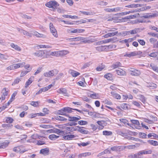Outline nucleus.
<instances>
[{
    "label": "nucleus",
    "instance_id": "f257e3e1",
    "mask_svg": "<svg viewBox=\"0 0 158 158\" xmlns=\"http://www.w3.org/2000/svg\"><path fill=\"white\" fill-rule=\"evenodd\" d=\"M33 54L40 58H44L46 57V53L45 51L39 50L33 53Z\"/></svg>",
    "mask_w": 158,
    "mask_h": 158
},
{
    "label": "nucleus",
    "instance_id": "f03ea898",
    "mask_svg": "<svg viewBox=\"0 0 158 158\" xmlns=\"http://www.w3.org/2000/svg\"><path fill=\"white\" fill-rule=\"evenodd\" d=\"M45 6L49 8H52L55 10L59 6L58 3L56 1H50L47 3Z\"/></svg>",
    "mask_w": 158,
    "mask_h": 158
},
{
    "label": "nucleus",
    "instance_id": "7ed1b4c3",
    "mask_svg": "<svg viewBox=\"0 0 158 158\" xmlns=\"http://www.w3.org/2000/svg\"><path fill=\"white\" fill-rule=\"evenodd\" d=\"M132 133L131 131L128 130L123 129V130H118L117 134L123 137L126 135H131Z\"/></svg>",
    "mask_w": 158,
    "mask_h": 158
},
{
    "label": "nucleus",
    "instance_id": "20e7f679",
    "mask_svg": "<svg viewBox=\"0 0 158 158\" xmlns=\"http://www.w3.org/2000/svg\"><path fill=\"white\" fill-rule=\"evenodd\" d=\"M57 71L56 70H52L48 72L44 73V75L45 77H51L53 76H56L57 73Z\"/></svg>",
    "mask_w": 158,
    "mask_h": 158
},
{
    "label": "nucleus",
    "instance_id": "39448f33",
    "mask_svg": "<svg viewBox=\"0 0 158 158\" xmlns=\"http://www.w3.org/2000/svg\"><path fill=\"white\" fill-rule=\"evenodd\" d=\"M49 27L50 31L52 35L56 37H57L58 35L57 31L55 28L53 24L52 23H50L49 24Z\"/></svg>",
    "mask_w": 158,
    "mask_h": 158
},
{
    "label": "nucleus",
    "instance_id": "423d86ee",
    "mask_svg": "<svg viewBox=\"0 0 158 158\" xmlns=\"http://www.w3.org/2000/svg\"><path fill=\"white\" fill-rule=\"evenodd\" d=\"M111 150L114 152H120L124 150L123 146H115L111 148Z\"/></svg>",
    "mask_w": 158,
    "mask_h": 158
},
{
    "label": "nucleus",
    "instance_id": "0eeeda50",
    "mask_svg": "<svg viewBox=\"0 0 158 158\" xmlns=\"http://www.w3.org/2000/svg\"><path fill=\"white\" fill-rule=\"evenodd\" d=\"M142 53V52H140V51L138 52H136L134 51L133 52H131L130 53H126L125 55V56L128 57H133L134 56H136V55H138L139 54H140Z\"/></svg>",
    "mask_w": 158,
    "mask_h": 158
},
{
    "label": "nucleus",
    "instance_id": "6e6552de",
    "mask_svg": "<svg viewBox=\"0 0 158 158\" xmlns=\"http://www.w3.org/2000/svg\"><path fill=\"white\" fill-rule=\"evenodd\" d=\"M9 89L6 88H4L2 90V100H4L6 98V96H7L8 94Z\"/></svg>",
    "mask_w": 158,
    "mask_h": 158
},
{
    "label": "nucleus",
    "instance_id": "1a4fd4ad",
    "mask_svg": "<svg viewBox=\"0 0 158 158\" xmlns=\"http://www.w3.org/2000/svg\"><path fill=\"white\" fill-rule=\"evenodd\" d=\"M72 110H73V109L67 107L63 108L59 110V111L62 112L63 111H64L65 112L70 113L72 112Z\"/></svg>",
    "mask_w": 158,
    "mask_h": 158
},
{
    "label": "nucleus",
    "instance_id": "9d476101",
    "mask_svg": "<svg viewBox=\"0 0 158 158\" xmlns=\"http://www.w3.org/2000/svg\"><path fill=\"white\" fill-rule=\"evenodd\" d=\"M69 73L71 74L73 77H76L80 75V73L76 71L70 69L69 71Z\"/></svg>",
    "mask_w": 158,
    "mask_h": 158
},
{
    "label": "nucleus",
    "instance_id": "9b49d317",
    "mask_svg": "<svg viewBox=\"0 0 158 158\" xmlns=\"http://www.w3.org/2000/svg\"><path fill=\"white\" fill-rule=\"evenodd\" d=\"M85 31L84 29H71L70 30V33H83Z\"/></svg>",
    "mask_w": 158,
    "mask_h": 158
},
{
    "label": "nucleus",
    "instance_id": "f8f14e48",
    "mask_svg": "<svg viewBox=\"0 0 158 158\" xmlns=\"http://www.w3.org/2000/svg\"><path fill=\"white\" fill-rule=\"evenodd\" d=\"M105 122L103 121H97V123L99 125L98 127V129L99 130L102 129L104 127Z\"/></svg>",
    "mask_w": 158,
    "mask_h": 158
},
{
    "label": "nucleus",
    "instance_id": "ddd939ff",
    "mask_svg": "<svg viewBox=\"0 0 158 158\" xmlns=\"http://www.w3.org/2000/svg\"><path fill=\"white\" fill-rule=\"evenodd\" d=\"M68 117H69L68 120L69 121L77 122L78 120L81 119V117L78 116L77 117H70L69 116Z\"/></svg>",
    "mask_w": 158,
    "mask_h": 158
},
{
    "label": "nucleus",
    "instance_id": "4468645a",
    "mask_svg": "<svg viewBox=\"0 0 158 158\" xmlns=\"http://www.w3.org/2000/svg\"><path fill=\"white\" fill-rule=\"evenodd\" d=\"M75 136L74 135H63L62 138L63 139L67 140H70L74 138Z\"/></svg>",
    "mask_w": 158,
    "mask_h": 158
},
{
    "label": "nucleus",
    "instance_id": "2eb2a0df",
    "mask_svg": "<svg viewBox=\"0 0 158 158\" xmlns=\"http://www.w3.org/2000/svg\"><path fill=\"white\" fill-rule=\"evenodd\" d=\"M121 66H122V64L121 63L119 62H117L113 64L111 66V68L113 69H114Z\"/></svg>",
    "mask_w": 158,
    "mask_h": 158
},
{
    "label": "nucleus",
    "instance_id": "dca6fc26",
    "mask_svg": "<svg viewBox=\"0 0 158 158\" xmlns=\"http://www.w3.org/2000/svg\"><path fill=\"white\" fill-rule=\"evenodd\" d=\"M116 71L117 73L120 76H125L126 75V72L121 69H120L119 70H116Z\"/></svg>",
    "mask_w": 158,
    "mask_h": 158
},
{
    "label": "nucleus",
    "instance_id": "f3484780",
    "mask_svg": "<svg viewBox=\"0 0 158 158\" xmlns=\"http://www.w3.org/2000/svg\"><path fill=\"white\" fill-rule=\"evenodd\" d=\"M51 131H52V130ZM52 131L53 132L60 135H63L64 133V132L62 131V130L56 128H54L52 130Z\"/></svg>",
    "mask_w": 158,
    "mask_h": 158
},
{
    "label": "nucleus",
    "instance_id": "a211bd4d",
    "mask_svg": "<svg viewBox=\"0 0 158 158\" xmlns=\"http://www.w3.org/2000/svg\"><path fill=\"white\" fill-rule=\"evenodd\" d=\"M32 34L33 35H35L38 37L43 38H45L46 37V35L42 34H40L36 31L33 32Z\"/></svg>",
    "mask_w": 158,
    "mask_h": 158
},
{
    "label": "nucleus",
    "instance_id": "6ab92c4d",
    "mask_svg": "<svg viewBox=\"0 0 158 158\" xmlns=\"http://www.w3.org/2000/svg\"><path fill=\"white\" fill-rule=\"evenodd\" d=\"M110 94L114 98H116L118 99H119L121 98V96L120 95L117 94L114 91L111 92Z\"/></svg>",
    "mask_w": 158,
    "mask_h": 158
},
{
    "label": "nucleus",
    "instance_id": "aec40b11",
    "mask_svg": "<svg viewBox=\"0 0 158 158\" xmlns=\"http://www.w3.org/2000/svg\"><path fill=\"white\" fill-rule=\"evenodd\" d=\"M49 152V149L46 148L41 149L40 151V153L44 155H47L48 154Z\"/></svg>",
    "mask_w": 158,
    "mask_h": 158
},
{
    "label": "nucleus",
    "instance_id": "412c9836",
    "mask_svg": "<svg viewBox=\"0 0 158 158\" xmlns=\"http://www.w3.org/2000/svg\"><path fill=\"white\" fill-rule=\"evenodd\" d=\"M34 77H30L28 81L26 82L25 84V87L27 88L28 87L31 83L32 82Z\"/></svg>",
    "mask_w": 158,
    "mask_h": 158
},
{
    "label": "nucleus",
    "instance_id": "4be33fe9",
    "mask_svg": "<svg viewBox=\"0 0 158 158\" xmlns=\"http://www.w3.org/2000/svg\"><path fill=\"white\" fill-rule=\"evenodd\" d=\"M10 46L12 48H14L15 50L18 51H20L21 50L20 48L17 45H15V44L13 43H12L10 44Z\"/></svg>",
    "mask_w": 158,
    "mask_h": 158
},
{
    "label": "nucleus",
    "instance_id": "5701e85b",
    "mask_svg": "<svg viewBox=\"0 0 158 158\" xmlns=\"http://www.w3.org/2000/svg\"><path fill=\"white\" fill-rule=\"evenodd\" d=\"M9 143L8 141H6L0 144V146L1 148H6L8 145Z\"/></svg>",
    "mask_w": 158,
    "mask_h": 158
},
{
    "label": "nucleus",
    "instance_id": "b1692460",
    "mask_svg": "<svg viewBox=\"0 0 158 158\" xmlns=\"http://www.w3.org/2000/svg\"><path fill=\"white\" fill-rule=\"evenodd\" d=\"M131 122L133 124L137 125V127H136L137 129H140V126H139L140 123L138 120L131 119Z\"/></svg>",
    "mask_w": 158,
    "mask_h": 158
},
{
    "label": "nucleus",
    "instance_id": "393cba45",
    "mask_svg": "<svg viewBox=\"0 0 158 158\" xmlns=\"http://www.w3.org/2000/svg\"><path fill=\"white\" fill-rule=\"evenodd\" d=\"M91 153L90 152H85L79 154L78 156V158H81L82 157H86L90 155Z\"/></svg>",
    "mask_w": 158,
    "mask_h": 158
},
{
    "label": "nucleus",
    "instance_id": "a878e982",
    "mask_svg": "<svg viewBox=\"0 0 158 158\" xmlns=\"http://www.w3.org/2000/svg\"><path fill=\"white\" fill-rule=\"evenodd\" d=\"M157 16V15L156 14H153L152 15H150L149 14H144L143 16L141 17H143L144 18H148L150 17H155Z\"/></svg>",
    "mask_w": 158,
    "mask_h": 158
},
{
    "label": "nucleus",
    "instance_id": "bb28decb",
    "mask_svg": "<svg viewBox=\"0 0 158 158\" xmlns=\"http://www.w3.org/2000/svg\"><path fill=\"white\" fill-rule=\"evenodd\" d=\"M140 74V72L136 69L132 73H130V74L133 76H138Z\"/></svg>",
    "mask_w": 158,
    "mask_h": 158
},
{
    "label": "nucleus",
    "instance_id": "cd10ccee",
    "mask_svg": "<svg viewBox=\"0 0 158 158\" xmlns=\"http://www.w3.org/2000/svg\"><path fill=\"white\" fill-rule=\"evenodd\" d=\"M148 142L150 144L154 146H157L158 145V142L157 141H154L153 140H148Z\"/></svg>",
    "mask_w": 158,
    "mask_h": 158
},
{
    "label": "nucleus",
    "instance_id": "c85d7f7f",
    "mask_svg": "<svg viewBox=\"0 0 158 158\" xmlns=\"http://www.w3.org/2000/svg\"><path fill=\"white\" fill-rule=\"evenodd\" d=\"M59 137V136H57L55 134H52L49 136V138L51 140H55Z\"/></svg>",
    "mask_w": 158,
    "mask_h": 158
},
{
    "label": "nucleus",
    "instance_id": "c756f323",
    "mask_svg": "<svg viewBox=\"0 0 158 158\" xmlns=\"http://www.w3.org/2000/svg\"><path fill=\"white\" fill-rule=\"evenodd\" d=\"M121 107L124 110H128L129 107L128 104L126 103H122L120 105Z\"/></svg>",
    "mask_w": 158,
    "mask_h": 158
},
{
    "label": "nucleus",
    "instance_id": "7c9ffc66",
    "mask_svg": "<svg viewBox=\"0 0 158 158\" xmlns=\"http://www.w3.org/2000/svg\"><path fill=\"white\" fill-rule=\"evenodd\" d=\"M37 47L40 48H50L52 47L49 45H39L37 46Z\"/></svg>",
    "mask_w": 158,
    "mask_h": 158
},
{
    "label": "nucleus",
    "instance_id": "2f4dec72",
    "mask_svg": "<svg viewBox=\"0 0 158 158\" xmlns=\"http://www.w3.org/2000/svg\"><path fill=\"white\" fill-rule=\"evenodd\" d=\"M90 97L93 99H97L99 97V94H98L94 93L90 94Z\"/></svg>",
    "mask_w": 158,
    "mask_h": 158
},
{
    "label": "nucleus",
    "instance_id": "473e14b6",
    "mask_svg": "<svg viewBox=\"0 0 158 158\" xmlns=\"http://www.w3.org/2000/svg\"><path fill=\"white\" fill-rule=\"evenodd\" d=\"M103 135L110 136L112 134V133L111 131H103Z\"/></svg>",
    "mask_w": 158,
    "mask_h": 158
},
{
    "label": "nucleus",
    "instance_id": "72a5a7b5",
    "mask_svg": "<svg viewBox=\"0 0 158 158\" xmlns=\"http://www.w3.org/2000/svg\"><path fill=\"white\" fill-rule=\"evenodd\" d=\"M105 66L104 65L102 64L101 65H99L96 68V70L98 71H100L103 69L105 68Z\"/></svg>",
    "mask_w": 158,
    "mask_h": 158
},
{
    "label": "nucleus",
    "instance_id": "f704fd0d",
    "mask_svg": "<svg viewBox=\"0 0 158 158\" xmlns=\"http://www.w3.org/2000/svg\"><path fill=\"white\" fill-rule=\"evenodd\" d=\"M40 102L39 101L37 102H31L30 103V104L35 107H38L39 106V104L40 103Z\"/></svg>",
    "mask_w": 158,
    "mask_h": 158
},
{
    "label": "nucleus",
    "instance_id": "c9c22d12",
    "mask_svg": "<svg viewBox=\"0 0 158 158\" xmlns=\"http://www.w3.org/2000/svg\"><path fill=\"white\" fill-rule=\"evenodd\" d=\"M71 126L70 127H66V129L67 130L71 131H76L77 130L76 127H73Z\"/></svg>",
    "mask_w": 158,
    "mask_h": 158
},
{
    "label": "nucleus",
    "instance_id": "e433bc0d",
    "mask_svg": "<svg viewBox=\"0 0 158 158\" xmlns=\"http://www.w3.org/2000/svg\"><path fill=\"white\" fill-rule=\"evenodd\" d=\"M66 51L65 50L58 51L59 56H62L67 54Z\"/></svg>",
    "mask_w": 158,
    "mask_h": 158
},
{
    "label": "nucleus",
    "instance_id": "4c0bfd02",
    "mask_svg": "<svg viewBox=\"0 0 158 158\" xmlns=\"http://www.w3.org/2000/svg\"><path fill=\"white\" fill-rule=\"evenodd\" d=\"M91 64L92 63L90 62L85 63L81 68V69H84L86 68L87 67H89Z\"/></svg>",
    "mask_w": 158,
    "mask_h": 158
},
{
    "label": "nucleus",
    "instance_id": "58836bf2",
    "mask_svg": "<svg viewBox=\"0 0 158 158\" xmlns=\"http://www.w3.org/2000/svg\"><path fill=\"white\" fill-rule=\"evenodd\" d=\"M82 127H79L78 130V131L80 132L82 134H87L88 131L82 129Z\"/></svg>",
    "mask_w": 158,
    "mask_h": 158
},
{
    "label": "nucleus",
    "instance_id": "ea45409f",
    "mask_svg": "<svg viewBox=\"0 0 158 158\" xmlns=\"http://www.w3.org/2000/svg\"><path fill=\"white\" fill-rule=\"evenodd\" d=\"M56 119L61 121H65L67 120L66 118L60 116H58L56 117Z\"/></svg>",
    "mask_w": 158,
    "mask_h": 158
},
{
    "label": "nucleus",
    "instance_id": "a19ab883",
    "mask_svg": "<svg viewBox=\"0 0 158 158\" xmlns=\"http://www.w3.org/2000/svg\"><path fill=\"white\" fill-rule=\"evenodd\" d=\"M104 77L105 78L107 79L108 80H111L112 79V75L110 73H108L105 74Z\"/></svg>",
    "mask_w": 158,
    "mask_h": 158
},
{
    "label": "nucleus",
    "instance_id": "79ce46f5",
    "mask_svg": "<svg viewBox=\"0 0 158 158\" xmlns=\"http://www.w3.org/2000/svg\"><path fill=\"white\" fill-rule=\"evenodd\" d=\"M139 135L140 138L144 139V138H147V134L145 133L140 132L139 133Z\"/></svg>",
    "mask_w": 158,
    "mask_h": 158
},
{
    "label": "nucleus",
    "instance_id": "37998d69",
    "mask_svg": "<svg viewBox=\"0 0 158 158\" xmlns=\"http://www.w3.org/2000/svg\"><path fill=\"white\" fill-rule=\"evenodd\" d=\"M135 147V145H131L126 146H124V150L125 148H127L128 149H133Z\"/></svg>",
    "mask_w": 158,
    "mask_h": 158
},
{
    "label": "nucleus",
    "instance_id": "c03bdc74",
    "mask_svg": "<svg viewBox=\"0 0 158 158\" xmlns=\"http://www.w3.org/2000/svg\"><path fill=\"white\" fill-rule=\"evenodd\" d=\"M50 56H59V53H58V51H56L54 52H52L50 53L49 54Z\"/></svg>",
    "mask_w": 158,
    "mask_h": 158
},
{
    "label": "nucleus",
    "instance_id": "a18cd8bd",
    "mask_svg": "<svg viewBox=\"0 0 158 158\" xmlns=\"http://www.w3.org/2000/svg\"><path fill=\"white\" fill-rule=\"evenodd\" d=\"M80 12L85 15H93V13L92 12H86L84 11H80Z\"/></svg>",
    "mask_w": 158,
    "mask_h": 158
},
{
    "label": "nucleus",
    "instance_id": "49530a36",
    "mask_svg": "<svg viewBox=\"0 0 158 158\" xmlns=\"http://www.w3.org/2000/svg\"><path fill=\"white\" fill-rule=\"evenodd\" d=\"M59 92V93H61L65 95H66L67 94V91L66 89L64 88H62L60 89Z\"/></svg>",
    "mask_w": 158,
    "mask_h": 158
},
{
    "label": "nucleus",
    "instance_id": "de8ad7c7",
    "mask_svg": "<svg viewBox=\"0 0 158 158\" xmlns=\"http://www.w3.org/2000/svg\"><path fill=\"white\" fill-rule=\"evenodd\" d=\"M151 8L150 6H144L142 7L139 9V10L141 11H144L148 9H149Z\"/></svg>",
    "mask_w": 158,
    "mask_h": 158
},
{
    "label": "nucleus",
    "instance_id": "09e8293b",
    "mask_svg": "<svg viewBox=\"0 0 158 158\" xmlns=\"http://www.w3.org/2000/svg\"><path fill=\"white\" fill-rule=\"evenodd\" d=\"M107 46L108 48L109 51L113 50L116 48V46L115 45L113 44Z\"/></svg>",
    "mask_w": 158,
    "mask_h": 158
},
{
    "label": "nucleus",
    "instance_id": "8fccbe9b",
    "mask_svg": "<svg viewBox=\"0 0 158 158\" xmlns=\"http://www.w3.org/2000/svg\"><path fill=\"white\" fill-rule=\"evenodd\" d=\"M157 52H153L152 53H150L149 54H148V55L149 56L152 57H155L156 56H157Z\"/></svg>",
    "mask_w": 158,
    "mask_h": 158
},
{
    "label": "nucleus",
    "instance_id": "3c124183",
    "mask_svg": "<svg viewBox=\"0 0 158 158\" xmlns=\"http://www.w3.org/2000/svg\"><path fill=\"white\" fill-rule=\"evenodd\" d=\"M150 89H154L156 88L157 85L155 84L151 83L148 86Z\"/></svg>",
    "mask_w": 158,
    "mask_h": 158
},
{
    "label": "nucleus",
    "instance_id": "603ef678",
    "mask_svg": "<svg viewBox=\"0 0 158 158\" xmlns=\"http://www.w3.org/2000/svg\"><path fill=\"white\" fill-rule=\"evenodd\" d=\"M92 19H82L80 21L81 23H89L92 20Z\"/></svg>",
    "mask_w": 158,
    "mask_h": 158
},
{
    "label": "nucleus",
    "instance_id": "864d4df0",
    "mask_svg": "<svg viewBox=\"0 0 158 158\" xmlns=\"http://www.w3.org/2000/svg\"><path fill=\"white\" fill-rule=\"evenodd\" d=\"M78 123L80 125H85L87 124L88 122L86 121L80 120L78 122Z\"/></svg>",
    "mask_w": 158,
    "mask_h": 158
},
{
    "label": "nucleus",
    "instance_id": "5fc2aeb1",
    "mask_svg": "<svg viewBox=\"0 0 158 158\" xmlns=\"http://www.w3.org/2000/svg\"><path fill=\"white\" fill-rule=\"evenodd\" d=\"M13 121V119L10 117H7L6 118V122L7 123H12Z\"/></svg>",
    "mask_w": 158,
    "mask_h": 158
},
{
    "label": "nucleus",
    "instance_id": "6e6d98bb",
    "mask_svg": "<svg viewBox=\"0 0 158 158\" xmlns=\"http://www.w3.org/2000/svg\"><path fill=\"white\" fill-rule=\"evenodd\" d=\"M84 39V38L82 37H76L74 38V41H77L80 40H83Z\"/></svg>",
    "mask_w": 158,
    "mask_h": 158
},
{
    "label": "nucleus",
    "instance_id": "4d7b16f0",
    "mask_svg": "<svg viewBox=\"0 0 158 158\" xmlns=\"http://www.w3.org/2000/svg\"><path fill=\"white\" fill-rule=\"evenodd\" d=\"M140 100L143 103H144L146 101V98L143 95H140L139 96Z\"/></svg>",
    "mask_w": 158,
    "mask_h": 158
},
{
    "label": "nucleus",
    "instance_id": "13d9d810",
    "mask_svg": "<svg viewBox=\"0 0 158 158\" xmlns=\"http://www.w3.org/2000/svg\"><path fill=\"white\" fill-rule=\"evenodd\" d=\"M21 80L18 78H16L15 79L12 84V85H14L15 84H18L20 81Z\"/></svg>",
    "mask_w": 158,
    "mask_h": 158
},
{
    "label": "nucleus",
    "instance_id": "bf43d9fd",
    "mask_svg": "<svg viewBox=\"0 0 158 158\" xmlns=\"http://www.w3.org/2000/svg\"><path fill=\"white\" fill-rule=\"evenodd\" d=\"M138 4H132L131 5H129L127 6H126V7H128V8H134V7H138Z\"/></svg>",
    "mask_w": 158,
    "mask_h": 158
},
{
    "label": "nucleus",
    "instance_id": "052dcab7",
    "mask_svg": "<svg viewBox=\"0 0 158 158\" xmlns=\"http://www.w3.org/2000/svg\"><path fill=\"white\" fill-rule=\"evenodd\" d=\"M143 151V153L144 154H151L152 152V150H142Z\"/></svg>",
    "mask_w": 158,
    "mask_h": 158
},
{
    "label": "nucleus",
    "instance_id": "680f3d73",
    "mask_svg": "<svg viewBox=\"0 0 158 158\" xmlns=\"http://www.w3.org/2000/svg\"><path fill=\"white\" fill-rule=\"evenodd\" d=\"M89 142H87L86 143L82 142L81 143H80L79 144V146H82L83 147H84L89 145Z\"/></svg>",
    "mask_w": 158,
    "mask_h": 158
},
{
    "label": "nucleus",
    "instance_id": "e2e57ef3",
    "mask_svg": "<svg viewBox=\"0 0 158 158\" xmlns=\"http://www.w3.org/2000/svg\"><path fill=\"white\" fill-rule=\"evenodd\" d=\"M123 8L121 7H116L114 8V12H117L119 11H121Z\"/></svg>",
    "mask_w": 158,
    "mask_h": 158
},
{
    "label": "nucleus",
    "instance_id": "0e129e2a",
    "mask_svg": "<svg viewBox=\"0 0 158 158\" xmlns=\"http://www.w3.org/2000/svg\"><path fill=\"white\" fill-rule=\"evenodd\" d=\"M40 136L37 134H34L31 136V138L34 139H40Z\"/></svg>",
    "mask_w": 158,
    "mask_h": 158
},
{
    "label": "nucleus",
    "instance_id": "69168bd1",
    "mask_svg": "<svg viewBox=\"0 0 158 158\" xmlns=\"http://www.w3.org/2000/svg\"><path fill=\"white\" fill-rule=\"evenodd\" d=\"M118 33V31H114V32H111L109 33L110 37L116 35Z\"/></svg>",
    "mask_w": 158,
    "mask_h": 158
},
{
    "label": "nucleus",
    "instance_id": "338daca9",
    "mask_svg": "<svg viewBox=\"0 0 158 158\" xmlns=\"http://www.w3.org/2000/svg\"><path fill=\"white\" fill-rule=\"evenodd\" d=\"M148 34L149 35L158 38V34H156L153 32H149Z\"/></svg>",
    "mask_w": 158,
    "mask_h": 158
},
{
    "label": "nucleus",
    "instance_id": "774afa93",
    "mask_svg": "<svg viewBox=\"0 0 158 158\" xmlns=\"http://www.w3.org/2000/svg\"><path fill=\"white\" fill-rule=\"evenodd\" d=\"M25 68L27 69L28 71V72H29L31 69V68L30 67V65L29 64H27L24 66Z\"/></svg>",
    "mask_w": 158,
    "mask_h": 158
}]
</instances>
